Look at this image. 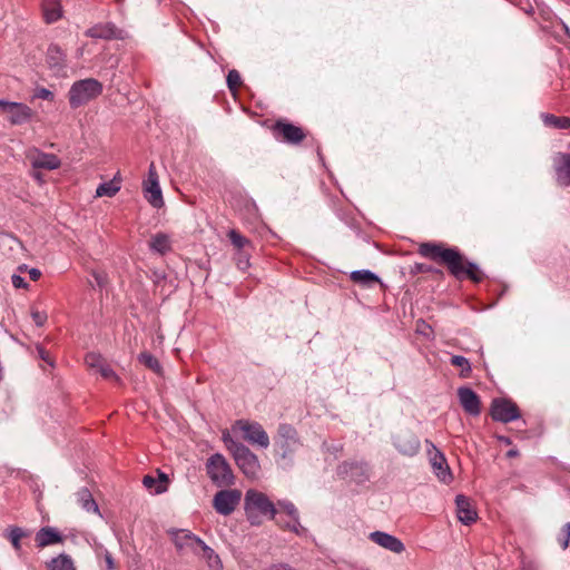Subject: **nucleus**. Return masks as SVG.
<instances>
[{"mask_svg":"<svg viewBox=\"0 0 570 570\" xmlns=\"http://www.w3.org/2000/svg\"><path fill=\"white\" fill-rule=\"evenodd\" d=\"M173 541L178 552L184 553L190 551L196 556L199 554V549L204 543L199 537L188 530L176 531Z\"/></svg>","mask_w":570,"mask_h":570,"instance_id":"2eb2a0df","label":"nucleus"},{"mask_svg":"<svg viewBox=\"0 0 570 570\" xmlns=\"http://www.w3.org/2000/svg\"><path fill=\"white\" fill-rule=\"evenodd\" d=\"M411 274H428L433 273L435 275H439L440 277H443L444 273L442 269L433 267L432 265L423 264V263H415L411 266L410 269Z\"/></svg>","mask_w":570,"mask_h":570,"instance_id":"f704fd0d","label":"nucleus"},{"mask_svg":"<svg viewBox=\"0 0 570 570\" xmlns=\"http://www.w3.org/2000/svg\"><path fill=\"white\" fill-rule=\"evenodd\" d=\"M249 257L245 253H239L237 258V266L242 271H246L249 267Z\"/></svg>","mask_w":570,"mask_h":570,"instance_id":"8fccbe9b","label":"nucleus"},{"mask_svg":"<svg viewBox=\"0 0 570 570\" xmlns=\"http://www.w3.org/2000/svg\"><path fill=\"white\" fill-rule=\"evenodd\" d=\"M158 481L156 480V478L151 476V475H145L144 479H142V484L147 488V489H155L156 485H157Z\"/></svg>","mask_w":570,"mask_h":570,"instance_id":"5fc2aeb1","label":"nucleus"},{"mask_svg":"<svg viewBox=\"0 0 570 570\" xmlns=\"http://www.w3.org/2000/svg\"><path fill=\"white\" fill-rule=\"evenodd\" d=\"M26 269H27V265H21V266H19V271H20V272H23V271H26Z\"/></svg>","mask_w":570,"mask_h":570,"instance_id":"e2e57ef3","label":"nucleus"},{"mask_svg":"<svg viewBox=\"0 0 570 570\" xmlns=\"http://www.w3.org/2000/svg\"><path fill=\"white\" fill-rule=\"evenodd\" d=\"M275 445L282 459H289L292 461L294 453L301 445L296 429L292 424L281 423L277 429Z\"/></svg>","mask_w":570,"mask_h":570,"instance_id":"423d86ee","label":"nucleus"},{"mask_svg":"<svg viewBox=\"0 0 570 570\" xmlns=\"http://www.w3.org/2000/svg\"><path fill=\"white\" fill-rule=\"evenodd\" d=\"M490 415L493 421L509 423L520 417V410L512 400L495 397L491 402Z\"/></svg>","mask_w":570,"mask_h":570,"instance_id":"1a4fd4ad","label":"nucleus"},{"mask_svg":"<svg viewBox=\"0 0 570 570\" xmlns=\"http://www.w3.org/2000/svg\"><path fill=\"white\" fill-rule=\"evenodd\" d=\"M499 440L508 445L512 443L511 439L508 436H500Z\"/></svg>","mask_w":570,"mask_h":570,"instance_id":"052dcab7","label":"nucleus"},{"mask_svg":"<svg viewBox=\"0 0 570 570\" xmlns=\"http://www.w3.org/2000/svg\"><path fill=\"white\" fill-rule=\"evenodd\" d=\"M244 510L246 519L252 525H261L263 517L274 520L277 513L275 504L268 497L254 489H249L245 493Z\"/></svg>","mask_w":570,"mask_h":570,"instance_id":"f03ea898","label":"nucleus"},{"mask_svg":"<svg viewBox=\"0 0 570 570\" xmlns=\"http://www.w3.org/2000/svg\"><path fill=\"white\" fill-rule=\"evenodd\" d=\"M336 473L340 478H350L360 484L368 480V465L364 462H343Z\"/></svg>","mask_w":570,"mask_h":570,"instance_id":"dca6fc26","label":"nucleus"},{"mask_svg":"<svg viewBox=\"0 0 570 570\" xmlns=\"http://www.w3.org/2000/svg\"><path fill=\"white\" fill-rule=\"evenodd\" d=\"M31 317L35 324L39 327L43 326L48 318L47 313L41 311H32Z\"/></svg>","mask_w":570,"mask_h":570,"instance_id":"de8ad7c7","label":"nucleus"},{"mask_svg":"<svg viewBox=\"0 0 570 570\" xmlns=\"http://www.w3.org/2000/svg\"><path fill=\"white\" fill-rule=\"evenodd\" d=\"M271 129L276 140L292 146L301 145L307 137V131L303 127L286 119H277Z\"/></svg>","mask_w":570,"mask_h":570,"instance_id":"39448f33","label":"nucleus"},{"mask_svg":"<svg viewBox=\"0 0 570 570\" xmlns=\"http://www.w3.org/2000/svg\"><path fill=\"white\" fill-rule=\"evenodd\" d=\"M222 440L230 454L235 453L238 450V446L244 445L243 443L235 441L228 431L223 432Z\"/></svg>","mask_w":570,"mask_h":570,"instance_id":"ea45409f","label":"nucleus"},{"mask_svg":"<svg viewBox=\"0 0 570 570\" xmlns=\"http://www.w3.org/2000/svg\"><path fill=\"white\" fill-rule=\"evenodd\" d=\"M451 364L453 366H456V367H460L461 371H460V376L462 379H468L470 377L471 375V372H472V367H471V364L469 362V360L462 355H453L451 357Z\"/></svg>","mask_w":570,"mask_h":570,"instance_id":"7c9ffc66","label":"nucleus"},{"mask_svg":"<svg viewBox=\"0 0 570 570\" xmlns=\"http://www.w3.org/2000/svg\"><path fill=\"white\" fill-rule=\"evenodd\" d=\"M85 362L89 367L98 370L105 363V360L100 354L91 352L86 355Z\"/></svg>","mask_w":570,"mask_h":570,"instance_id":"a19ab883","label":"nucleus"},{"mask_svg":"<svg viewBox=\"0 0 570 570\" xmlns=\"http://www.w3.org/2000/svg\"><path fill=\"white\" fill-rule=\"evenodd\" d=\"M28 273L30 278L35 282L38 281L41 276V272L38 268H30Z\"/></svg>","mask_w":570,"mask_h":570,"instance_id":"13d9d810","label":"nucleus"},{"mask_svg":"<svg viewBox=\"0 0 570 570\" xmlns=\"http://www.w3.org/2000/svg\"><path fill=\"white\" fill-rule=\"evenodd\" d=\"M540 117L546 127L556 128V129L570 128V117L556 116L553 114H548V112L541 114Z\"/></svg>","mask_w":570,"mask_h":570,"instance_id":"cd10ccee","label":"nucleus"},{"mask_svg":"<svg viewBox=\"0 0 570 570\" xmlns=\"http://www.w3.org/2000/svg\"><path fill=\"white\" fill-rule=\"evenodd\" d=\"M77 502L87 512L98 513L99 508L96 503L90 490L86 487L79 489L76 493Z\"/></svg>","mask_w":570,"mask_h":570,"instance_id":"393cba45","label":"nucleus"},{"mask_svg":"<svg viewBox=\"0 0 570 570\" xmlns=\"http://www.w3.org/2000/svg\"><path fill=\"white\" fill-rule=\"evenodd\" d=\"M368 538L374 543L391 552L401 553L405 550L404 543L399 538L390 533L383 531H374L370 533Z\"/></svg>","mask_w":570,"mask_h":570,"instance_id":"aec40b11","label":"nucleus"},{"mask_svg":"<svg viewBox=\"0 0 570 570\" xmlns=\"http://www.w3.org/2000/svg\"><path fill=\"white\" fill-rule=\"evenodd\" d=\"M277 505L286 512L289 518H295L298 514L296 507L291 501H278Z\"/></svg>","mask_w":570,"mask_h":570,"instance_id":"c03bdc74","label":"nucleus"},{"mask_svg":"<svg viewBox=\"0 0 570 570\" xmlns=\"http://www.w3.org/2000/svg\"><path fill=\"white\" fill-rule=\"evenodd\" d=\"M197 556L203 558L210 569L223 570V562L219 556L214 551V549H212L205 542L203 543V547L199 549V554Z\"/></svg>","mask_w":570,"mask_h":570,"instance_id":"bb28decb","label":"nucleus"},{"mask_svg":"<svg viewBox=\"0 0 570 570\" xmlns=\"http://www.w3.org/2000/svg\"><path fill=\"white\" fill-rule=\"evenodd\" d=\"M236 425L243 431V438L250 444H257L263 449H267L269 446V438L262 424L258 422L238 420Z\"/></svg>","mask_w":570,"mask_h":570,"instance_id":"4468645a","label":"nucleus"},{"mask_svg":"<svg viewBox=\"0 0 570 570\" xmlns=\"http://www.w3.org/2000/svg\"><path fill=\"white\" fill-rule=\"evenodd\" d=\"M206 472L210 481L218 488H227L235 484L233 469L220 453H215L207 459Z\"/></svg>","mask_w":570,"mask_h":570,"instance_id":"20e7f679","label":"nucleus"},{"mask_svg":"<svg viewBox=\"0 0 570 570\" xmlns=\"http://www.w3.org/2000/svg\"><path fill=\"white\" fill-rule=\"evenodd\" d=\"M104 559H105V563H106V568L107 570H114L116 569V562H115V559L112 558L111 553L109 551H106L105 554H104Z\"/></svg>","mask_w":570,"mask_h":570,"instance_id":"864d4df0","label":"nucleus"},{"mask_svg":"<svg viewBox=\"0 0 570 570\" xmlns=\"http://www.w3.org/2000/svg\"><path fill=\"white\" fill-rule=\"evenodd\" d=\"M92 277L99 287H104L107 283V276L104 272L92 271Z\"/></svg>","mask_w":570,"mask_h":570,"instance_id":"3c124183","label":"nucleus"},{"mask_svg":"<svg viewBox=\"0 0 570 570\" xmlns=\"http://www.w3.org/2000/svg\"><path fill=\"white\" fill-rule=\"evenodd\" d=\"M31 165L33 169L53 170L60 167L61 160L55 154L40 153Z\"/></svg>","mask_w":570,"mask_h":570,"instance_id":"b1692460","label":"nucleus"},{"mask_svg":"<svg viewBox=\"0 0 570 570\" xmlns=\"http://www.w3.org/2000/svg\"><path fill=\"white\" fill-rule=\"evenodd\" d=\"M120 190V181L115 176L114 179L100 184L96 189V197H114Z\"/></svg>","mask_w":570,"mask_h":570,"instance_id":"c756f323","label":"nucleus"},{"mask_svg":"<svg viewBox=\"0 0 570 570\" xmlns=\"http://www.w3.org/2000/svg\"><path fill=\"white\" fill-rule=\"evenodd\" d=\"M36 543L38 548H46L56 543H62L65 537L52 527H43L36 533Z\"/></svg>","mask_w":570,"mask_h":570,"instance_id":"4be33fe9","label":"nucleus"},{"mask_svg":"<svg viewBox=\"0 0 570 570\" xmlns=\"http://www.w3.org/2000/svg\"><path fill=\"white\" fill-rule=\"evenodd\" d=\"M519 455V451L517 449H511L507 452L508 458H517Z\"/></svg>","mask_w":570,"mask_h":570,"instance_id":"bf43d9fd","label":"nucleus"},{"mask_svg":"<svg viewBox=\"0 0 570 570\" xmlns=\"http://www.w3.org/2000/svg\"><path fill=\"white\" fill-rule=\"evenodd\" d=\"M417 253L446 268L448 273L456 281L469 279L479 284L485 278L480 266L470 261L456 246H449L443 242H425L419 245Z\"/></svg>","mask_w":570,"mask_h":570,"instance_id":"f257e3e1","label":"nucleus"},{"mask_svg":"<svg viewBox=\"0 0 570 570\" xmlns=\"http://www.w3.org/2000/svg\"><path fill=\"white\" fill-rule=\"evenodd\" d=\"M37 353H38V356L42 361H45L47 364H49L50 366L55 365L52 357L50 356L49 352L43 346L37 345Z\"/></svg>","mask_w":570,"mask_h":570,"instance_id":"09e8293b","label":"nucleus"},{"mask_svg":"<svg viewBox=\"0 0 570 570\" xmlns=\"http://www.w3.org/2000/svg\"><path fill=\"white\" fill-rule=\"evenodd\" d=\"M236 465L243 474L250 480L259 478L261 463L257 455L249 450L245 444L238 446V450L232 454Z\"/></svg>","mask_w":570,"mask_h":570,"instance_id":"0eeeda50","label":"nucleus"},{"mask_svg":"<svg viewBox=\"0 0 570 570\" xmlns=\"http://www.w3.org/2000/svg\"><path fill=\"white\" fill-rule=\"evenodd\" d=\"M228 238L237 249H243L245 246L250 244L249 239L240 235L236 229H230L228 232Z\"/></svg>","mask_w":570,"mask_h":570,"instance_id":"4c0bfd02","label":"nucleus"},{"mask_svg":"<svg viewBox=\"0 0 570 570\" xmlns=\"http://www.w3.org/2000/svg\"><path fill=\"white\" fill-rule=\"evenodd\" d=\"M138 360L141 364H144L147 368L153 372L159 374L161 372V365L159 361L149 352H141L138 356Z\"/></svg>","mask_w":570,"mask_h":570,"instance_id":"2f4dec72","label":"nucleus"},{"mask_svg":"<svg viewBox=\"0 0 570 570\" xmlns=\"http://www.w3.org/2000/svg\"><path fill=\"white\" fill-rule=\"evenodd\" d=\"M458 519L465 525L476 521L478 513L471 500L463 494H458L455 498Z\"/></svg>","mask_w":570,"mask_h":570,"instance_id":"412c9836","label":"nucleus"},{"mask_svg":"<svg viewBox=\"0 0 570 570\" xmlns=\"http://www.w3.org/2000/svg\"><path fill=\"white\" fill-rule=\"evenodd\" d=\"M32 98L52 101L55 99V94L47 88L40 87L35 90Z\"/></svg>","mask_w":570,"mask_h":570,"instance_id":"37998d69","label":"nucleus"},{"mask_svg":"<svg viewBox=\"0 0 570 570\" xmlns=\"http://www.w3.org/2000/svg\"><path fill=\"white\" fill-rule=\"evenodd\" d=\"M156 480L158 481V483L155 488V493L160 494L167 491L168 476L158 470V479Z\"/></svg>","mask_w":570,"mask_h":570,"instance_id":"a18cd8bd","label":"nucleus"},{"mask_svg":"<svg viewBox=\"0 0 570 570\" xmlns=\"http://www.w3.org/2000/svg\"><path fill=\"white\" fill-rule=\"evenodd\" d=\"M142 189L145 198L154 208H161L164 206L165 203L154 163L149 166L148 177L142 184Z\"/></svg>","mask_w":570,"mask_h":570,"instance_id":"f8f14e48","label":"nucleus"},{"mask_svg":"<svg viewBox=\"0 0 570 570\" xmlns=\"http://www.w3.org/2000/svg\"><path fill=\"white\" fill-rule=\"evenodd\" d=\"M227 87L232 92H236L242 86V78L237 70L232 69L227 73Z\"/></svg>","mask_w":570,"mask_h":570,"instance_id":"58836bf2","label":"nucleus"},{"mask_svg":"<svg viewBox=\"0 0 570 570\" xmlns=\"http://www.w3.org/2000/svg\"><path fill=\"white\" fill-rule=\"evenodd\" d=\"M425 444L429 461L438 479L444 483L451 482L453 476L444 454L430 440H425Z\"/></svg>","mask_w":570,"mask_h":570,"instance_id":"9b49d317","label":"nucleus"},{"mask_svg":"<svg viewBox=\"0 0 570 570\" xmlns=\"http://www.w3.org/2000/svg\"><path fill=\"white\" fill-rule=\"evenodd\" d=\"M350 278L355 284L367 288H372L375 284L381 283L380 277L368 269L353 271L350 275Z\"/></svg>","mask_w":570,"mask_h":570,"instance_id":"5701e85b","label":"nucleus"},{"mask_svg":"<svg viewBox=\"0 0 570 570\" xmlns=\"http://www.w3.org/2000/svg\"><path fill=\"white\" fill-rule=\"evenodd\" d=\"M521 570H538V566L533 561L523 559L521 561Z\"/></svg>","mask_w":570,"mask_h":570,"instance_id":"4d7b16f0","label":"nucleus"},{"mask_svg":"<svg viewBox=\"0 0 570 570\" xmlns=\"http://www.w3.org/2000/svg\"><path fill=\"white\" fill-rule=\"evenodd\" d=\"M570 540V522H567L561 529V537L558 538L560 547L566 550Z\"/></svg>","mask_w":570,"mask_h":570,"instance_id":"79ce46f5","label":"nucleus"},{"mask_svg":"<svg viewBox=\"0 0 570 570\" xmlns=\"http://www.w3.org/2000/svg\"><path fill=\"white\" fill-rule=\"evenodd\" d=\"M264 570H295L287 563H273L266 567Z\"/></svg>","mask_w":570,"mask_h":570,"instance_id":"6e6d98bb","label":"nucleus"},{"mask_svg":"<svg viewBox=\"0 0 570 570\" xmlns=\"http://www.w3.org/2000/svg\"><path fill=\"white\" fill-rule=\"evenodd\" d=\"M460 404L465 413L478 416L481 413V401L479 395L468 386L458 389Z\"/></svg>","mask_w":570,"mask_h":570,"instance_id":"a211bd4d","label":"nucleus"},{"mask_svg":"<svg viewBox=\"0 0 570 570\" xmlns=\"http://www.w3.org/2000/svg\"><path fill=\"white\" fill-rule=\"evenodd\" d=\"M86 35L96 39H109L112 37V29L109 27L96 26L88 29Z\"/></svg>","mask_w":570,"mask_h":570,"instance_id":"c9c22d12","label":"nucleus"},{"mask_svg":"<svg viewBox=\"0 0 570 570\" xmlns=\"http://www.w3.org/2000/svg\"><path fill=\"white\" fill-rule=\"evenodd\" d=\"M98 371L104 379L119 380L115 371L106 362L98 368Z\"/></svg>","mask_w":570,"mask_h":570,"instance_id":"49530a36","label":"nucleus"},{"mask_svg":"<svg viewBox=\"0 0 570 570\" xmlns=\"http://www.w3.org/2000/svg\"><path fill=\"white\" fill-rule=\"evenodd\" d=\"M242 491L238 489L219 490L213 499V507L220 515H230L240 503Z\"/></svg>","mask_w":570,"mask_h":570,"instance_id":"9d476101","label":"nucleus"},{"mask_svg":"<svg viewBox=\"0 0 570 570\" xmlns=\"http://www.w3.org/2000/svg\"><path fill=\"white\" fill-rule=\"evenodd\" d=\"M0 114L4 115L12 126L27 124L35 115L33 110L26 104L4 99H0Z\"/></svg>","mask_w":570,"mask_h":570,"instance_id":"6e6552de","label":"nucleus"},{"mask_svg":"<svg viewBox=\"0 0 570 570\" xmlns=\"http://www.w3.org/2000/svg\"><path fill=\"white\" fill-rule=\"evenodd\" d=\"M48 570H76L70 556L61 553L47 562Z\"/></svg>","mask_w":570,"mask_h":570,"instance_id":"c85d7f7f","label":"nucleus"},{"mask_svg":"<svg viewBox=\"0 0 570 570\" xmlns=\"http://www.w3.org/2000/svg\"><path fill=\"white\" fill-rule=\"evenodd\" d=\"M149 247L153 252H156L160 255H165L166 253L171 250V243L169 236L164 233H157L151 237L149 242Z\"/></svg>","mask_w":570,"mask_h":570,"instance_id":"a878e982","label":"nucleus"},{"mask_svg":"<svg viewBox=\"0 0 570 570\" xmlns=\"http://www.w3.org/2000/svg\"><path fill=\"white\" fill-rule=\"evenodd\" d=\"M46 62L53 76H65L67 69V55L56 43H51L46 53Z\"/></svg>","mask_w":570,"mask_h":570,"instance_id":"f3484780","label":"nucleus"},{"mask_svg":"<svg viewBox=\"0 0 570 570\" xmlns=\"http://www.w3.org/2000/svg\"><path fill=\"white\" fill-rule=\"evenodd\" d=\"M553 168L556 180L561 187L570 186V154L557 153L553 156Z\"/></svg>","mask_w":570,"mask_h":570,"instance_id":"6ab92c4d","label":"nucleus"},{"mask_svg":"<svg viewBox=\"0 0 570 570\" xmlns=\"http://www.w3.org/2000/svg\"><path fill=\"white\" fill-rule=\"evenodd\" d=\"M11 281H12V285L16 288H27L28 287V283L20 275H17V274L12 275Z\"/></svg>","mask_w":570,"mask_h":570,"instance_id":"603ef678","label":"nucleus"},{"mask_svg":"<svg viewBox=\"0 0 570 570\" xmlns=\"http://www.w3.org/2000/svg\"><path fill=\"white\" fill-rule=\"evenodd\" d=\"M33 177L38 180H41V175L39 173H35L33 174Z\"/></svg>","mask_w":570,"mask_h":570,"instance_id":"680f3d73","label":"nucleus"},{"mask_svg":"<svg viewBox=\"0 0 570 570\" xmlns=\"http://www.w3.org/2000/svg\"><path fill=\"white\" fill-rule=\"evenodd\" d=\"M27 537V532H24L21 528L19 527H11L8 529V534H7V538L9 539V541L11 542L13 549L16 551H20L21 550V539Z\"/></svg>","mask_w":570,"mask_h":570,"instance_id":"473e14b6","label":"nucleus"},{"mask_svg":"<svg viewBox=\"0 0 570 570\" xmlns=\"http://www.w3.org/2000/svg\"><path fill=\"white\" fill-rule=\"evenodd\" d=\"M392 440L397 452L405 456H414L421 449L419 438L409 429L401 430L393 435Z\"/></svg>","mask_w":570,"mask_h":570,"instance_id":"ddd939ff","label":"nucleus"},{"mask_svg":"<svg viewBox=\"0 0 570 570\" xmlns=\"http://www.w3.org/2000/svg\"><path fill=\"white\" fill-rule=\"evenodd\" d=\"M291 522L282 523L281 521H277V524L282 527L283 529L289 530L294 532L295 534L302 537L306 535L307 529L304 528L299 522V514L295 518H291Z\"/></svg>","mask_w":570,"mask_h":570,"instance_id":"72a5a7b5","label":"nucleus"},{"mask_svg":"<svg viewBox=\"0 0 570 570\" xmlns=\"http://www.w3.org/2000/svg\"><path fill=\"white\" fill-rule=\"evenodd\" d=\"M104 86L95 78H86L75 81L69 91L68 100L72 109L87 105L102 94Z\"/></svg>","mask_w":570,"mask_h":570,"instance_id":"7ed1b4c3","label":"nucleus"},{"mask_svg":"<svg viewBox=\"0 0 570 570\" xmlns=\"http://www.w3.org/2000/svg\"><path fill=\"white\" fill-rule=\"evenodd\" d=\"M61 17V10L58 2H53L45 8V19L48 23L56 22Z\"/></svg>","mask_w":570,"mask_h":570,"instance_id":"e433bc0d","label":"nucleus"}]
</instances>
